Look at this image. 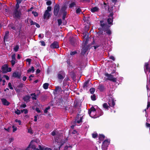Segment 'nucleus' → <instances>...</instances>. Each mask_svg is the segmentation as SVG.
Instances as JSON below:
<instances>
[{
  "label": "nucleus",
  "instance_id": "f257e3e1",
  "mask_svg": "<svg viewBox=\"0 0 150 150\" xmlns=\"http://www.w3.org/2000/svg\"><path fill=\"white\" fill-rule=\"evenodd\" d=\"M98 111L100 113V114L99 115H98L97 116H96L97 114L96 112L95 109L93 107H92L88 111V114L91 117L96 118L98 117H99V116L103 114V112L101 110L99 109Z\"/></svg>",
  "mask_w": 150,
  "mask_h": 150
},
{
  "label": "nucleus",
  "instance_id": "f03ea898",
  "mask_svg": "<svg viewBox=\"0 0 150 150\" xmlns=\"http://www.w3.org/2000/svg\"><path fill=\"white\" fill-rule=\"evenodd\" d=\"M2 70L4 73H6L11 71V69L10 67L9 68L7 65L5 64L2 67Z\"/></svg>",
  "mask_w": 150,
  "mask_h": 150
},
{
  "label": "nucleus",
  "instance_id": "7ed1b4c3",
  "mask_svg": "<svg viewBox=\"0 0 150 150\" xmlns=\"http://www.w3.org/2000/svg\"><path fill=\"white\" fill-rule=\"evenodd\" d=\"M19 4L18 3L16 4V9L14 13L15 16L17 18L20 17L21 14L20 12L17 10L19 7Z\"/></svg>",
  "mask_w": 150,
  "mask_h": 150
},
{
  "label": "nucleus",
  "instance_id": "20e7f679",
  "mask_svg": "<svg viewBox=\"0 0 150 150\" xmlns=\"http://www.w3.org/2000/svg\"><path fill=\"white\" fill-rule=\"evenodd\" d=\"M144 70L145 74H146L147 77L150 71V68L149 67V64L147 63H146L144 66Z\"/></svg>",
  "mask_w": 150,
  "mask_h": 150
},
{
  "label": "nucleus",
  "instance_id": "39448f33",
  "mask_svg": "<svg viewBox=\"0 0 150 150\" xmlns=\"http://www.w3.org/2000/svg\"><path fill=\"white\" fill-rule=\"evenodd\" d=\"M109 141L108 140H106L103 142V144L102 146V148L103 149V150H105V149L109 144Z\"/></svg>",
  "mask_w": 150,
  "mask_h": 150
},
{
  "label": "nucleus",
  "instance_id": "423d86ee",
  "mask_svg": "<svg viewBox=\"0 0 150 150\" xmlns=\"http://www.w3.org/2000/svg\"><path fill=\"white\" fill-rule=\"evenodd\" d=\"M105 75L106 76L108 77V80L113 82L116 81V78H114L112 75L111 74H105Z\"/></svg>",
  "mask_w": 150,
  "mask_h": 150
},
{
  "label": "nucleus",
  "instance_id": "0eeeda50",
  "mask_svg": "<svg viewBox=\"0 0 150 150\" xmlns=\"http://www.w3.org/2000/svg\"><path fill=\"white\" fill-rule=\"evenodd\" d=\"M59 9V6L58 5H56L54 7V13L55 16L58 15V12Z\"/></svg>",
  "mask_w": 150,
  "mask_h": 150
},
{
  "label": "nucleus",
  "instance_id": "6e6552de",
  "mask_svg": "<svg viewBox=\"0 0 150 150\" xmlns=\"http://www.w3.org/2000/svg\"><path fill=\"white\" fill-rule=\"evenodd\" d=\"M21 74V73L20 72L18 71H15L13 73L12 77L19 79L20 78Z\"/></svg>",
  "mask_w": 150,
  "mask_h": 150
},
{
  "label": "nucleus",
  "instance_id": "1a4fd4ad",
  "mask_svg": "<svg viewBox=\"0 0 150 150\" xmlns=\"http://www.w3.org/2000/svg\"><path fill=\"white\" fill-rule=\"evenodd\" d=\"M115 103L114 99L112 97H110L108 101V104L110 106L112 107L114 106Z\"/></svg>",
  "mask_w": 150,
  "mask_h": 150
},
{
  "label": "nucleus",
  "instance_id": "9d476101",
  "mask_svg": "<svg viewBox=\"0 0 150 150\" xmlns=\"http://www.w3.org/2000/svg\"><path fill=\"white\" fill-rule=\"evenodd\" d=\"M12 59L11 61V62L12 66H13L16 63V54H13L11 55Z\"/></svg>",
  "mask_w": 150,
  "mask_h": 150
},
{
  "label": "nucleus",
  "instance_id": "9b49d317",
  "mask_svg": "<svg viewBox=\"0 0 150 150\" xmlns=\"http://www.w3.org/2000/svg\"><path fill=\"white\" fill-rule=\"evenodd\" d=\"M82 118L81 116L78 115L76 117L75 122L76 123H79L82 122Z\"/></svg>",
  "mask_w": 150,
  "mask_h": 150
},
{
  "label": "nucleus",
  "instance_id": "f8f14e48",
  "mask_svg": "<svg viewBox=\"0 0 150 150\" xmlns=\"http://www.w3.org/2000/svg\"><path fill=\"white\" fill-rule=\"evenodd\" d=\"M112 14L111 13L110 16H108V18L107 20L108 23L110 24H112L113 21Z\"/></svg>",
  "mask_w": 150,
  "mask_h": 150
},
{
  "label": "nucleus",
  "instance_id": "ddd939ff",
  "mask_svg": "<svg viewBox=\"0 0 150 150\" xmlns=\"http://www.w3.org/2000/svg\"><path fill=\"white\" fill-rule=\"evenodd\" d=\"M51 14L49 12H47V11H45L44 14V18L45 19H47L49 18Z\"/></svg>",
  "mask_w": 150,
  "mask_h": 150
},
{
  "label": "nucleus",
  "instance_id": "4468645a",
  "mask_svg": "<svg viewBox=\"0 0 150 150\" xmlns=\"http://www.w3.org/2000/svg\"><path fill=\"white\" fill-rule=\"evenodd\" d=\"M59 47L58 43L57 42H54L50 45L51 48H58Z\"/></svg>",
  "mask_w": 150,
  "mask_h": 150
},
{
  "label": "nucleus",
  "instance_id": "2eb2a0df",
  "mask_svg": "<svg viewBox=\"0 0 150 150\" xmlns=\"http://www.w3.org/2000/svg\"><path fill=\"white\" fill-rule=\"evenodd\" d=\"M2 102L3 103L4 105H8L9 104V103L8 102L6 99H2L1 100Z\"/></svg>",
  "mask_w": 150,
  "mask_h": 150
},
{
  "label": "nucleus",
  "instance_id": "dca6fc26",
  "mask_svg": "<svg viewBox=\"0 0 150 150\" xmlns=\"http://www.w3.org/2000/svg\"><path fill=\"white\" fill-rule=\"evenodd\" d=\"M62 91V90L61 87L57 86L56 87L55 92L56 93H60Z\"/></svg>",
  "mask_w": 150,
  "mask_h": 150
},
{
  "label": "nucleus",
  "instance_id": "f3484780",
  "mask_svg": "<svg viewBox=\"0 0 150 150\" xmlns=\"http://www.w3.org/2000/svg\"><path fill=\"white\" fill-rule=\"evenodd\" d=\"M99 8L97 7H94L92 8L91 9V11L93 12L98 11L99 10Z\"/></svg>",
  "mask_w": 150,
  "mask_h": 150
},
{
  "label": "nucleus",
  "instance_id": "a211bd4d",
  "mask_svg": "<svg viewBox=\"0 0 150 150\" xmlns=\"http://www.w3.org/2000/svg\"><path fill=\"white\" fill-rule=\"evenodd\" d=\"M31 98L33 100H36L37 99V96H36L35 93H32L31 94Z\"/></svg>",
  "mask_w": 150,
  "mask_h": 150
},
{
  "label": "nucleus",
  "instance_id": "6ab92c4d",
  "mask_svg": "<svg viewBox=\"0 0 150 150\" xmlns=\"http://www.w3.org/2000/svg\"><path fill=\"white\" fill-rule=\"evenodd\" d=\"M83 88L85 89H88V82H85L83 85Z\"/></svg>",
  "mask_w": 150,
  "mask_h": 150
},
{
  "label": "nucleus",
  "instance_id": "aec40b11",
  "mask_svg": "<svg viewBox=\"0 0 150 150\" xmlns=\"http://www.w3.org/2000/svg\"><path fill=\"white\" fill-rule=\"evenodd\" d=\"M28 132L30 134H32L33 133V130L31 127H29L28 128Z\"/></svg>",
  "mask_w": 150,
  "mask_h": 150
},
{
  "label": "nucleus",
  "instance_id": "412c9836",
  "mask_svg": "<svg viewBox=\"0 0 150 150\" xmlns=\"http://www.w3.org/2000/svg\"><path fill=\"white\" fill-rule=\"evenodd\" d=\"M58 77L59 79H63L64 77L63 73H62V74H58Z\"/></svg>",
  "mask_w": 150,
  "mask_h": 150
},
{
  "label": "nucleus",
  "instance_id": "4be33fe9",
  "mask_svg": "<svg viewBox=\"0 0 150 150\" xmlns=\"http://www.w3.org/2000/svg\"><path fill=\"white\" fill-rule=\"evenodd\" d=\"M49 84L47 83H45L43 85V87L45 89H47L48 88Z\"/></svg>",
  "mask_w": 150,
  "mask_h": 150
},
{
  "label": "nucleus",
  "instance_id": "5701e85b",
  "mask_svg": "<svg viewBox=\"0 0 150 150\" xmlns=\"http://www.w3.org/2000/svg\"><path fill=\"white\" fill-rule=\"evenodd\" d=\"M34 71V69L33 67H32L30 69H29L28 70L27 72L28 73L29 72H33Z\"/></svg>",
  "mask_w": 150,
  "mask_h": 150
},
{
  "label": "nucleus",
  "instance_id": "b1692460",
  "mask_svg": "<svg viewBox=\"0 0 150 150\" xmlns=\"http://www.w3.org/2000/svg\"><path fill=\"white\" fill-rule=\"evenodd\" d=\"M105 137V136L103 135L100 134L99 137V139L100 140H103Z\"/></svg>",
  "mask_w": 150,
  "mask_h": 150
},
{
  "label": "nucleus",
  "instance_id": "393cba45",
  "mask_svg": "<svg viewBox=\"0 0 150 150\" xmlns=\"http://www.w3.org/2000/svg\"><path fill=\"white\" fill-rule=\"evenodd\" d=\"M103 107L104 108L106 109H108V106L107 103H104L103 104Z\"/></svg>",
  "mask_w": 150,
  "mask_h": 150
},
{
  "label": "nucleus",
  "instance_id": "a878e982",
  "mask_svg": "<svg viewBox=\"0 0 150 150\" xmlns=\"http://www.w3.org/2000/svg\"><path fill=\"white\" fill-rule=\"evenodd\" d=\"M19 48V46L18 45H17L14 47L13 49L16 52L18 51Z\"/></svg>",
  "mask_w": 150,
  "mask_h": 150
},
{
  "label": "nucleus",
  "instance_id": "bb28decb",
  "mask_svg": "<svg viewBox=\"0 0 150 150\" xmlns=\"http://www.w3.org/2000/svg\"><path fill=\"white\" fill-rule=\"evenodd\" d=\"M95 89L93 88H91L90 89V91L92 94H93L95 91Z\"/></svg>",
  "mask_w": 150,
  "mask_h": 150
},
{
  "label": "nucleus",
  "instance_id": "cd10ccee",
  "mask_svg": "<svg viewBox=\"0 0 150 150\" xmlns=\"http://www.w3.org/2000/svg\"><path fill=\"white\" fill-rule=\"evenodd\" d=\"M92 137L93 138H95L97 137V134L96 132H94L92 134Z\"/></svg>",
  "mask_w": 150,
  "mask_h": 150
},
{
  "label": "nucleus",
  "instance_id": "c85d7f7f",
  "mask_svg": "<svg viewBox=\"0 0 150 150\" xmlns=\"http://www.w3.org/2000/svg\"><path fill=\"white\" fill-rule=\"evenodd\" d=\"M12 128H13V132H14L16 131L17 129V128L16 127H15L14 125L12 126Z\"/></svg>",
  "mask_w": 150,
  "mask_h": 150
},
{
  "label": "nucleus",
  "instance_id": "c756f323",
  "mask_svg": "<svg viewBox=\"0 0 150 150\" xmlns=\"http://www.w3.org/2000/svg\"><path fill=\"white\" fill-rule=\"evenodd\" d=\"M150 102L149 101V98H148L146 109H148V108L150 107Z\"/></svg>",
  "mask_w": 150,
  "mask_h": 150
},
{
  "label": "nucleus",
  "instance_id": "7c9ffc66",
  "mask_svg": "<svg viewBox=\"0 0 150 150\" xmlns=\"http://www.w3.org/2000/svg\"><path fill=\"white\" fill-rule=\"evenodd\" d=\"M15 113L17 115H19L21 113V111L18 110L17 109L15 111Z\"/></svg>",
  "mask_w": 150,
  "mask_h": 150
},
{
  "label": "nucleus",
  "instance_id": "2f4dec72",
  "mask_svg": "<svg viewBox=\"0 0 150 150\" xmlns=\"http://www.w3.org/2000/svg\"><path fill=\"white\" fill-rule=\"evenodd\" d=\"M91 99L93 100H96V96L95 95H93L91 96Z\"/></svg>",
  "mask_w": 150,
  "mask_h": 150
},
{
  "label": "nucleus",
  "instance_id": "473e14b6",
  "mask_svg": "<svg viewBox=\"0 0 150 150\" xmlns=\"http://www.w3.org/2000/svg\"><path fill=\"white\" fill-rule=\"evenodd\" d=\"M50 107H48L47 108L44 110V112L45 113H47V110L50 109Z\"/></svg>",
  "mask_w": 150,
  "mask_h": 150
},
{
  "label": "nucleus",
  "instance_id": "72a5a7b5",
  "mask_svg": "<svg viewBox=\"0 0 150 150\" xmlns=\"http://www.w3.org/2000/svg\"><path fill=\"white\" fill-rule=\"evenodd\" d=\"M51 7L50 6H48L47 7V10L45 11H47V12H49L51 11Z\"/></svg>",
  "mask_w": 150,
  "mask_h": 150
},
{
  "label": "nucleus",
  "instance_id": "f704fd0d",
  "mask_svg": "<svg viewBox=\"0 0 150 150\" xmlns=\"http://www.w3.org/2000/svg\"><path fill=\"white\" fill-rule=\"evenodd\" d=\"M58 25H61L62 23V21L61 19H59L57 20Z\"/></svg>",
  "mask_w": 150,
  "mask_h": 150
},
{
  "label": "nucleus",
  "instance_id": "c9c22d12",
  "mask_svg": "<svg viewBox=\"0 0 150 150\" xmlns=\"http://www.w3.org/2000/svg\"><path fill=\"white\" fill-rule=\"evenodd\" d=\"M26 62L28 63V64L30 65V64L31 59H27L26 60Z\"/></svg>",
  "mask_w": 150,
  "mask_h": 150
},
{
  "label": "nucleus",
  "instance_id": "e433bc0d",
  "mask_svg": "<svg viewBox=\"0 0 150 150\" xmlns=\"http://www.w3.org/2000/svg\"><path fill=\"white\" fill-rule=\"evenodd\" d=\"M8 36L7 35H5L4 37V41H7L8 40Z\"/></svg>",
  "mask_w": 150,
  "mask_h": 150
},
{
  "label": "nucleus",
  "instance_id": "4c0bfd02",
  "mask_svg": "<svg viewBox=\"0 0 150 150\" xmlns=\"http://www.w3.org/2000/svg\"><path fill=\"white\" fill-rule=\"evenodd\" d=\"M29 99V97L28 96H26L24 98V100L25 101H28Z\"/></svg>",
  "mask_w": 150,
  "mask_h": 150
},
{
  "label": "nucleus",
  "instance_id": "58836bf2",
  "mask_svg": "<svg viewBox=\"0 0 150 150\" xmlns=\"http://www.w3.org/2000/svg\"><path fill=\"white\" fill-rule=\"evenodd\" d=\"M24 112L25 114H26L28 113V110H27V109H24L23 110H21V112Z\"/></svg>",
  "mask_w": 150,
  "mask_h": 150
},
{
  "label": "nucleus",
  "instance_id": "ea45409f",
  "mask_svg": "<svg viewBox=\"0 0 150 150\" xmlns=\"http://www.w3.org/2000/svg\"><path fill=\"white\" fill-rule=\"evenodd\" d=\"M32 13L33 14V15L35 16L36 17L38 16V13L37 12L34 11H32Z\"/></svg>",
  "mask_w": 150,
  "mask_h": 150
},
{
  "label": "nucleus",
  "instance_id": "a19ab883",
  "mask_svg": "<svg viewBox=\"0 0 150 150\" xmlns=\"http://www.w3.org/2000/svg\"><path fill=\"white\" fill-rule=\"evenodd\" d=\"M15 121L16 122L18 123L19 125H21V122L20 120H15Z\"/></svg>",
  "mask_w": 150,
  "mask_h": 150
},
{
  "label": "nucleus",
  "instance_id": "79ce46f5",
  "mask_svg": "<svg viewBox=\"0 0 150 150\" xmlns=\"http://www.w3.org/2000/svg\"><path fill=\"white\" fill-rule=\"evenodd\" d=\"M81 11V9L80 8H78L77 10H76V13H80Z\"/></svg>",
  "mask_w": 150,
  "mask_h": 150
},
{
  "label": "nucleus",
  "instance_id": "37998d69",
  "mask_svg": "<svg viewBox=\"0 0 150 150\" xmlns=\"http://www.w3.org/2000/svg\"><path fill=\"white\" fill-rule=\"evenodd\" d=\"M29 21L31 25H34V23H35V22H33L30 19L29 20Z\"/></svg>",
  "mask_w": 150,
  "mask_h": 150
},
{
  "label": "nucleus",
  "instance_id": "c03bdc74",
  "mask_svg": "<svg viewBox=\"0 0 150 150\" xmlns=\"http://www.w3.org/2000/svg\"><path fill=\"white\" fill-rule=\"evenodd\" d=\"M8 86L10 88V89H13V88L12 86V85L11 83H8Z\"/></svg>",
  "mask_w": 150,
  "mask_h": 150
},
{
  "label": "nucleus",
  "instance_id": "a18cd8bd",
  "mask_svg": "<svg viewBox=\"0 0 150 150\" xmlns=\"http://www.w3.org/2000/svg\"><path fill=\"white\" fill-rule=\"evenodd\" d=\"M57 132L56 130H54L53 132H52V134L53 136L54 135L57 133Z\"/></svg>",
  "mask_w": 150,
  "mask_h": 150
},
{
  "label": "nucleus",
  "instance_id": "49530a36",
  "mask_svg": "<svg viewBox=\"0 0 150 150\" xmlns=\"http://www.w3.org/2000/svg\"><path fill=\"white\" fill-rule=\"evenodd\" d=\"M38 37L39 38H43L44 37V35L42 34H40L39 35Z\"/></svg>",
  "mask_w": 150,
  "mask_h": 150
},
{
  "label": "nucleus",
  "instance_id": "de8ad7c7",
  "mask_svg": "<svg viewBox=\"0 0 150 150\" xmlns=\"http://www.w3.org/2000/svg\"><path fill=\"white\" fill-rule=\"evenodd\" d=\"M3 77L5 78L7 80H8L9 79V77L5 75L3 76Z\"/></svg>",
  "mask_w": 150,
  "mask_h": 150
},
{
  "label": "nucleus",
  "instance_id": "09e8293b",
  "mask_svg": "<svg viewBox=\"0 0 150 150\" xmlns=\"http://www.w3.org/2000/svg\"><path fill=\"white\" fill-rule=\"evenodd\" d=\"M46 4L48 6L50 5L51 4V2L50 1H48L47 2Z\"/></svg>",
  "mask_w": 150,
  "mask_h": 150
},
{
  "label": "nucleus",
  "instance_id": "8fccbe9b",
  "mask_svg": "<svg viewBox=\"0 0 150 150\" xmlns=\"http://www.w3.org/2000/svg\"><path fill=\"white\" fill-rule=\"evenodd\" d=\"M66 8V6H64L61 9V11H64V10Z\"/></svg>",
  "mask_w": 150,
  "mask_h": 150
},
{
  "label": "nucleus",
  "instance_id": "3c124183",
  "mask_svg": "<svg viewBox=\"0 0 150 150\" xmlns=\"http://www.w3.org/2000/svg\"><path fill=\"white\" fill-rule=\"evenodd\" d=\"M10 129H11V127H8V129H6V128H4V129L5 130L7 131L8 132H9L10 131Z\"/></svg>",
  "mask_w": 150,
  "mask_h": 150
},
{
  "label": "nucleus",
  "instance_id": "603ef678",
  "mask_svg": "<svg viewBox=\"0 0 150 150\" xmlns=\"http://www.w3.org/2000/svg\"><path fill=\"white\" fill-rule=\"evenodd\" d=\"M75 5L74 3H72L70 4L69 7L71 8L73 7Z\"/></svg>",
  "mask_w": 150,
  "mask_h": 150
},
{
  "label": "nucleus",
  "instance_id": "864d4df0",
  "mask_svg": "<svg viewBox=\"0 0 150 150\" xmlns=\"http://www.w3.org/2000/svg\"><path fill=\"white\" fill-rule=\"evenodd\" d=\"M40 42L41 43L42 45L43 46H45V43L44 41H41Z\"/></svg>",
  "mask_w": 150,
  "mask_h": 150
},
{
  "label": "nucleus",
  "instance_id": "5fc2aeb1",
  "mask_svg": "<svg viewBox=\"0 0 150 150\" xmlns=\"http://www.w3.org/2000/svg\"><path fill=\"white\" fill-rule=\"evenodd\" d=\"M34 25H35L37 27V28H39L40 27V25H39V24H38L37 23H34Z\"/></svg>",
  "mask_w": 150,
  "mask_h": 150
},
{
  "label": "nucleus",
  "instance_id": "6e6d98bb",
  "mask_svg": "<svg viewBox=\"0 0 150 150\" xmlns=\"http://www.w3.org/2000/svg\"><path fill=\"white\" fill-rule=\"evenodd\" d=\"M110 59L114 61L115 60V58L113 56H111L109 57Z\"/></svg>",
  "mask_w": 150,
  "mask_h": 150
},
{
  "label": "nucleus",
  "instance_id": "4d7b16f0",
  "mask_svg": "<svg viewBox=\"0 0 150 150\" xmlns=\"http://www.w3.org/2000/svg\"><path fill=\"white\" fill-rule=\"evenodd\" d=\"M26 107V105L25 104H22L21 105V107L25 108Z\"/></svg>",
  "mask_w": 150,
  "mask_h": 150
},
{
  "label": "nucleus",
  "instance_id": "13d9d810",
  "mask_svg": "<svg viewBox=\"0 0 150 150\" xmlns=\"http://www.w3.org/2000/svg\"><path fill=\"white\" fill-rule=\"evenodd\" d=\"M107 33L109 34V35H110L111 34V31L110 30H108L107 31Z\"/></svg>",
  "mask_w": 150,
  "mask_h": 150
},
{
  "label": "nucleus",
  "instance_id": "bf43d9fd",
  "mask_svg": "<svg viewBox=\"0 0 150 150\" xmlns=\"http://www.w3.org/2000/svg\"><path fill=\"white\" fill-rule=\"evenodd\" d=\"M76 52L74 51V52H71V53L70 54L71 55H73L75 54H76Z\"/></svg>",
  "mask_w": 150,
  "mask_h": 150
},
{
  "label": "nucleus",
  "instance_id": "052dcab7",
  "mask_svg": "<svg viewBox=\"0 0 150 150\" xmlns=\"http://www.w3.org/2000/svg\"><path fill=\"white\" fill-rule=\"evenodd\" d=\"M146 126L147 127H150V124H149L147 123H146Z\"/></svg>",
  "mask_w": 150,
  "mask_h": 150
},
{
  "label": "nucleus",
  "instance_id": "680f3d73",
  "mask_svg": "<svg viewBox=\"0 0 150 150\" xmlns=\"http://www.w3.org/2000/svg\"><path fill=\"white\" fill-rule=\"evenodd\" d=\"M36 110L38 112H40V110H39V109L38 108H37L36 109Z\"/></svg>",
  "mask_w": 150,
  "mask_h": 150
},
{
  "label": "nucleus",
  "instance_id": "e2e57ef3",
  "mask_svg": "<svg viewBox=\"0 0 150 150\" xmlns=\"http://www.w3.org/2000/svg\"><path fill=\"white\" fill-rule=\"evenodd\" d=\"M16 1H17V3H18V4H20L21 2V0H16Z\"/></svg>",
  "mask_w": 150,
  "mask_h": 150
},
{
  "label": "nucleus",
  "instance_id": "0e129e2a",
  "mask_svg": "<svg viewBox=\"0 0 150 150\" xmlns=\"http://www.w3.org/2000/svg\"><path fill=\"white\" fill-rule=\"evenodd\" d=\"M37 116H34V121L35 122H36L37 121Z\"/></svg>",
  "mask_w": 150,
  "mask_h": 150
},
{
  "label": "nucleus",
  "instance_id": "69168bd1",
  "mask_svg": "<svg viewBox=\"0 0 150 150\" xmlns=\"http://www.w3.org/2000/svg\"><path fill=\"white\" fill-rule=\"evenodd\" d=\"M27 78L26 76H24L23 77V80L24 81H25L26 79Z\"/></svg>",
  "mask_w": 150,
  "mask_h": 150
},
{
  "label": "nucleus",
  "instance_id": "338daca9",
  "mask_svg": "<svg viewBox=\"0 0 150 150\" xmlns=\"http://www.w3.org/2000/svg\"><path fill=\"white\" fill-rule=\"evenodd\" d=\"M45 150H52L50 148H46L45 149Z\"/></svg>",
  "mask_w": 150,
  "mask_h": 150
},
{
  "label": "nucleus",
  "instance_id": "774afa93",
  "mask_svg": "<svg viewBox=\"0 0 150 150\" xmlns=\"http://www.w3.org/2000/svg\"><path fill=\"white\" fill-rule=\"evenodd\" d=\"M40 70H39V69H37V71H36V73H40Z\"/></svg>",
  "mask_w": 150,
  "mask_h": 150
}]
</instances>
